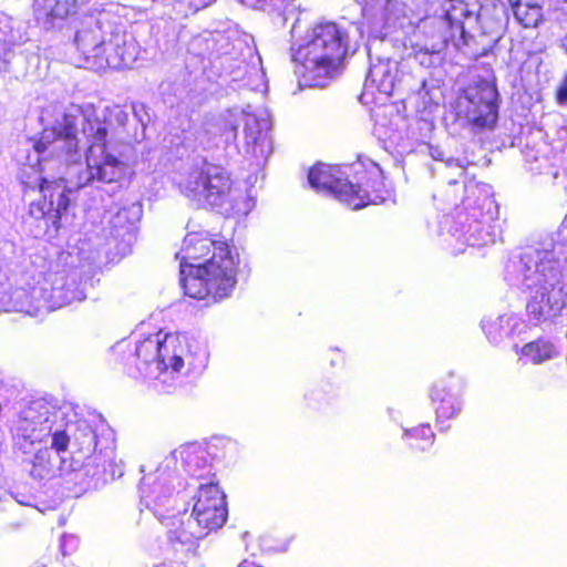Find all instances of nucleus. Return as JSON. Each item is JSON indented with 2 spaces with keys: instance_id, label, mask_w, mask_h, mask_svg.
Here are the masks:
<instances>
[{
  "instance_id": "obj_1",
  "label": "nucleus",
  "mask_w": 567,
  "mask_h": 567,
  "mask_svg": "<svg viewBox=\"0 0 567 567\" xmlns=\"http://www.w3.org/2000/svg\"><path fill=\"white\" fill-rule=\"evenodd\" d=\"M176 258L185 296L206 305L230 297L240 267V255L230 240L204 231L188 233Z\"/></svg>"
},
{
  "instance_id": "obj_2",
  "label": "nucleus",
  "mask_w": 567,
  "mask_h": 567,
  "mask_svg": "<svg viewBox=\"0 0 567 567\" xmlns=\"http://www.w3.org/2000/svg\"><path fill=\"white\" fill-rule=\"evenodd\" d=\"M348 50L347 30L333 21H322L308 30L291 59L309 85L323 86L343 71Z\"/></svg>"
},
{
  "instance_id": "obj_3",
  "label": "nucleus",
  "mask_w": 567,
  "mask_h": 567,
  "mask_svg": "<svg viewBox=\"0 0 567 567\" xmlns=\"http://www.w3.org/2000/svg\"><path fill=\"white\" fill-rule=\"evenodd\" d=\"M104 22L89 14L74 35V63L94 72L130 68L140 53L138 42L126 31H113L107 38Z\"/></svg>"
},
{
  "instance_id": "obj_4",
  "label": "nucleus",
  "mask_w": 567,
  "mask_h": 567,
  "mask_svg": "<svg viewBox=\"0 0 567 567\" xmlns=\"http://www.w3.org/2000/svg\"><path fill=\"white\" fill-rule=\"evenodd\" d=\"M308 182L316 192L331 194L354 209L384 200L381 174L362 166L349 179L339 166L318 163L309 168Z\"/></svg>"
},
{
  "instance_id": "obj_5",
  "label": "nucleus",
  "mask_w": 567,
  "mask_h": 567,
  "mask_svg": "<svg viewBox=\"0 0 567 567\" xmlns=\"http://www.w3.org/2000/svg\"><path fill=\"white\" fill-rule=\"evenodd\" d=\"M179 189L197 207L213 209L229 199L233 181L223 167L206 163L192 169L179 184Z\"/></svg>"
},
{
  "instance_id": "obj_6",
  "label": "nucleus",
  "mask_w": 567,
  "mask_h": 567,
  "mask_svg": "<svg viewBox=\"0 0 567 567\" xmlns=\"http://www.w3.org/2000/svg\"><path fill=\"white\" fill-rule=\"evenodd\" d=\"M40 198L30 205V214L45 220V234L56 236L61 229V220L68 214L74 189L68 186L64 178H39Z\"/></svg>"
},
{
  "instance_id": "obj_7",
  "label": "nucleus",
  "mask_w": 567,
  "mask_h": 567,
  "mask_svg": "<svg viewBox=\"0 0 567 567\" xmlns=\"http://www.w3.org/2000/svg\"><path fill=\"white\" fill-rule=\"evenodd\" d=\"M195 478L209 480L199 485L192 511L194 522L209 534L220 528L227 519L226 495L219 487L210 464L206 474L196 475Z\"/></svg>"
},
{
  "instance_id": "obj_8",
  "label": "nucleus",
  "mask_w": 567,
  "mask_h": 567,
  "mask_svg": "<svg viewBox=\"0 0 567 567\" xmlns=\"http://www.w3.org/2000/svg\"><path fill=\"white\" fill-rule=\"evenodd\" d=\"M161 342L158 332L140 340L134 347L130 343H120L113 348V360L128 372L147 371L154 367L157 373L166 372V367L159 357Z\"/></svg>"
},
{
  "instance_id": "obj_9",
  "label": "nucleus",
  "mask_w": 567,
  "mask_h": 567,
  "mask_svg": "<svg viewBox=\"0 0 567 567\" xmlns=\"http://www.w3.org/2000/svg\"><path fill=\"white\" fill-rule=\"evenodd\" d=\"M47 414V404L41 401H33L21 410L10 430L14 443L20 449L31 447L47 441L51 434Z\"/></svg>"
},
{
  "instance_id": "obj_10",
  "label": "nucleus",
  "mask_w": 567,
  "mask_h": 567,
  "mask_svg": "<svg viewBox=\"0 0 567 567\" xmlns=\"http://www.w3.org/2000/svg\"><path fill=\"white\" fill-rule=\"evenodd\" d=\"M161 342L159 357L166 371L171 368L174 372H179L187 362L190 369H196L204 363L203 359L197 358V351L192 350L186 336L182 333H165L158 331Z\"/></svg>"
},
{
  "instance_id": "obj_11",
  "label": "nucleus",
  "mask_w": 567,
  "mask_h": 567,
  "mask_svg": "<svg viewBox=\"0 0 567 567\" xmlns=\"http://www.w3.org/2000/svg\"><path fill=\"white\" fill-rule=\"evenodd\" d=\"M497 90L495 85L477 86L475 94L470 97L472 109L467 111L468 124L476 131L493 130L498 118Z\"/></svg>"
},
{
  "instance_id": "obj_12",
  "label": "nucleus",
  "mask_w": 567,
  "mask_h": 567,
  "mask_svg": "<svg viewBox=\"0 0 567 567\" xmlns=\"http://www.w3.org/2000/svg\"><path fill=\"white\" fill-rule=\"evenodd\" d=\"M567 306V287L564 281L550 285V289L542 286L539 290L532 296L526 305V310L530 317L540 320L545 317H557Z\"/></svg>"
},
{
  "instance_id": "obj_13",
  "label": "nucleus",
  "mask_w": 567,
  "mask_h": 567,
  "mask_svg": "<svg viewBox=\"0 0 567 567\" xmlns=\"http://www.w3.org/2000/svg\"><path fill=\"white\" fill-rule=\"evenodd\" d=\"M425 53L436 54L445 50L450 44L458 47L465 43V29L463 22H453L445 14L432 23L426 33Z\"/></svg>"
},
{
  "instance_id": "obj_14",
  "label": "nucleus",
  "mask_w": 567,
  "mask_h": 567,
  "mask_svg": "<svg viewBox=\"0 0 567 567\" xmlns=\"http://www.w3.org/2000/svg\"><path fill=\"white\" fill-rule=\"evenodd\" d=\"M193 517L177 513L172 516H161L162 524L166 527L169 540L183 545H192L196 540L208 535L204 528L194 526Z\"/></svg>"
},
{
  "instance_id": "obj_15",
  "label": "nucleus",
  "mask_w": 567,
  "mask_h": 567,
  "mask_svg": "<svg viewBox=\"0 0 567 567\" xmlns=\"http://www.w3.org/2000/svg\"><path fill=\"white\" fill-rule=\"evenodd\" d=\"M90 181L115 183L124 174V163L107 152L86 155Z\"/></svg>"
},
{
  "instance_id": "obj_16",
  "label": "nucleus",
  "mask_w": 567,
  "mask_h": 567,
  "mask_svg": "<svg viewBox=\"0 0 567 567\" xmlns=\"http://www.w3.org/2000/svg\"><path fill=\"white\" fill-rule=\"evenodd\" d=\"M84 0H34L33 9L39 18L53 25L75 17Z\"/></svg>"
},
{
  "instance_id": "obj_17",
  "label": "nucleus",
  "mask_w": 567,
  "mask_h": 567,
  "mask_svg": "<svg viewBox=\"0 0 567 567\" xmlns=\"http://www.w3.org/2000/svg\"><path fill=\"white\" fill-rule=\"evenodd\" d=\"M54 144L51 154L56 157L70 158L79 152L78 127L73 121H64L59 126H52Z\"/></svg>"
},
{
  "instance_id": "obj_18",
  "label": "nucleus",
  "mask_w": 567,
  "mask_h": 567,
  "mask_svg": "<svg viewBox=\"0 0 567 567\" xmlns=\"http://www.w3.org/2000/svg\"><path fill=\"white\" fill-rule=\"evenodd\" d=\"M516 21L523 28H537L544 21L543 7L538 0H508Z\"/></svg>"
},
{
  "instance_id": "obj_19",
  "label": "nucleus",
  "mask_w": 567,
  "mask_h": 567,
  "mask_svg": "<svg viewBox=\"0 0 567 567\" xmlns=\"http://www.w3.org/2000/svg\"><path fill=\"white\" fill-rule=\"evenodd\" d=\"M90 145L86 155L104 153L107 148V137L113 133L112 121L110 118L94 117L86 118Z\"/></svg>"
},
{
  "instance_id": "obj_20",
  "label": "nucleus",
  "mask_w": 567,
  "mask_h": 567,
  "mask_svg": "<svg viewBox=\"0 0 567 567\" xmlns=\"http://www.w3.org/2000/svg\"><path fill=\"white\" fill-rule=\"evenodd\" d=\"M430 396L440 420H450L460 411L457 396L441 383L431 388Z\"/></svg>"
},
{
  "instance_id": "obj_21",
  "label": "nucleus",
  "mask_w": 567,
  "mask_h": 567,
  "mask_svg": "<svg viewBox=\"0 0 567 567\" xmlns=\"http://www.w3.org/2000/svg\"><path fill=\"white\" fill-rule=\"evenodd\" d=\"M520 354L527 357L534 364H540L556 358L558 350L550 340L539 337L524 344Z\"/></svg>"
},
{
  "instance_id": "obj_22",
  "label": "nucleus",
  "mask_w": 567,
  "mask_h": 567,
  "mask_svg": "<svg viewBox=\"0 0 567 567\" xmlns=\"http://www.w3.org/2000/svg\"><path fill=\"white\" fill-rule=\"evenodd\" d=\"M464 190L462 203L467 209H482L485 204L492 202L491 188L486 184L471 181L464 185Z\"/></svg>"
},
{
  "instance_id": "obj_23",
  "label": "nucleus",
  "mask_w": 567,
  "mask_h": 567,
  "mask_svg": "<svg viewBox=\"0 0 567 567\" xmlns=\"http://www.w3.org/2000/svg\"><path fill=\"white\" fill-rule=\"evenodd\" d=\"M450 8L445 16L453 22H463L465 19L477 17L480 14V0H450Z\"/></svg>"
},
{
  "instance_id": "obj_24",
  "label": "nucleus",
  "mask_w": 567,
  "mask_h": 567,
  "mask_svg": "<svg viewBox=\"0 0 567 567\" xmlns=\"http://www.w3.org/2000/svg\"><path fill=\"white\" fill-rule=\"evenodd\" d=\"M408 445L411 449L424 451L433 445L435 434L429 424H422L405 433Z\"/></svg>"
},
{
  "instance_id": "obj_25",
  "label": "nucleus",
  "mask_w": 567,
  "mask_h": 567,
  "mask_svg": "<svg viewBox=\"0 0 567 567\" xmlns=\"http://www.w3.org/2000/svg\"><path fill=\"white\" fill-rule=\"evenodd\" d=\"M51 471V455L48 447L39 450L34 454L31 474L35 477H43Z\"/></svg>"
},
{
  "instance_id": "obj_26",
  "label": "nucleus",
  "mask_w": 567,
  "mask_h": 567,
  "mask_svg": "<svg viewBox=\"0 0 567 567\" xmlns=\"http://www.w3.org/2000/svg\"><path fill=\"white\" fill-rule=\"evenodd\" d=\"M53 144H54V138H53V134L51 133V127L45 128V130H43L41 136L37 141H34L33 150L37 153L42 154L49 150H52Z\"/></svg>"
},
{
  "instance_id": "obj_27",
  "label": "nucleus",
  "mask_w": 567,
  "mask_h": 567,
  "mask_svg": "<svg viewBox=\"0 0 567 567\" xmlns=\"http://www.w3.org/2000/svg\"><path fill=\"white\" fill-rule=\"evenodd\" d=\"M69 444L70 436L66 431L60 430L52 433L51 449H53L58 454L66 452Z\"/></svg>"
},
{
  "instance_id": "obj_28",
  "label": "nucleus",
  "mask_w": 567,
  "mask_h": 567,
  "mask_svg": "<svg viewBox=\"0 0 567 567\" xmlns=\"http://www.w3.org/2000/svg\"><path fill=\"white\" fill-rule=\"evenodd\" d=\"M555 100L559 105L567 104V73L555 91Z\"/></svg>"
},
{
  "instance_id": "obj_29",
  "label": "nucleus",
  "mask_w": 567,
  "mask_h": 567,
  "mask_svg": "<svg viewBox=\"0 0 567 567\" xmlns=\"http://www.w3.org/2000/svg\"><path fill=\"white\" fill-rule=\"evenodd\" d=\"M238 567H264L258 564L254 558H245Z\"/></svg>"
},
{
  "instance_id": "obj_30",
  "label": "nucleus",
  "mask_w": 567,
  "mask_h": 567,
  "mask_svg": "<svg viewBox=\"0 0 567 567\" xmlns=\"http://www.w3.org/2000/svg\"><path fill=\"white\" fill-rule=\"evenodd\" d=\"M331 357H336V360H343L342 355L340 354L339 350L331 351Z\"/></svg>"
},
{
  "instance_id": "obj_31",
  "label": "nucleus",
  "mask_w": 567,
  "mask_h": 567,
  "mask_svg": "<svg viewBox=\"0 0 567 567\" xmlns=\"http://www.w3.org/2000/svg\"><path fill=\"white\" fill-rule=\"evenodd\" d=\"M154 567H181V566H174L172 564H166V563H163V564H159V565H156Z\"/></svg>"
},
{
  "instance_id": "obj_32",
  "label": "nucleus",
  "mask_w": 567,
  "mask_h": 567,
  "mask_svg": "<svg viewBox=\"0 0 567 567\" xmlns=\"http://www.w3.org/2000/svg\"><path fill=\"white\" fill-rule=\"evenodd\" d=\"M561 11H563V14L566 17L567 19V1L565 2V6L561 8Z\"/></svg>"
},
{
  "instance_id": "obj_33",
  "label": "nucleus",
  "mask_w": 567,
  "mask_h": 567,
  "mask_svg": "<svg viewBox=\"0 0 567 567\" xmlns=\"http://www.w3.org/2000/svg\"><path fill=\"white\" fill-rule=\"evenodd\" d=\"M257 3H264L266 2L267 0H255Z\"/></svg>"
},
{
  "instance_id": "obj_34",
  "label": "nucleus",
  "mask_w": 567,
  "mask_h": 567,
  "mask_svg": "<svg viewBox=\"0 0 567 567\" xmlns=\"http://www.w3.org/2000/svg\"><path fill=\"white\" fill-rule=\"evenodd\" d=\"M331 364H336V360L333 358H331Z\"/></svg>"
}]
</instances>
